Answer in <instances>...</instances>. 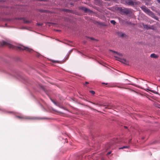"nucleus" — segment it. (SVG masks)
Wrapping results in <instances>:
<instances>
[{"mask_svg": "<svg viewBox=\"0 0 160 160\" xmlns=\"http://www.w3.org/2000/svg\"><path fill=\"white\" fill-rule=\"evenodd\" d=\"M110 22L113 25H115L116 23L115 21L113 20L110 21Z\"/></svg>", "mask_w": 160, "mask_h": 160, "instance_id": "4468645a", "label": "nucleus"}, {"mask_svg": "<svg viewBox=\"0 0 160 160\" xmlns=\"http://www.w3.org/2000/svg\"><path fill=\"white\" fill-rule=\"evenodd\" d=\"M142 10L148 15L156 20H158V18L156 16L154 13L151 11L149 9L144 6L141 7Z\"/></svg>", "mask_w": 160, "mask_h": 160, "instance_id": "f257e3e1", "label": "nucleus"}, {"mask_svg": "<svg viewBox=\"0 0 160 160\" xmlns=\"http://www.w3.org/2000/svg\"><path fill=\"white\" fill-rule=\"evenodd\" d=\"M118 36L123 38L126 36V34L125 33L121 32H118Z\"/></svg>", "mask_w": 160, "mask_h": 160, "instance_id": "6e6552de", "label": "nucleus"}, {"mask_svg": "<svg viewBox=\"0 0 160 160\" xmlns=\"http://www.w3.org/2000/svg\"><path fill=\"white\" fill-rule=\"evenodd\" d=\"M38 26H42V24L40 23H38Z\"/></svg>", "mask_w": 160, "mask_h": 160, "instance_id": "6ab92c4d", "label": "nucleus"}, {"mask_svg": "<svg viewBox=\"0 0 160 160\" xmlns=\"http://www.w3.org/2000/svg\"><path fill=\"white\" fill-rule=\"evenodd\" d=\"M123 12L126 14H128L129 12V11L127 9H123L122 11Z\"/></svg>", "mask_w": 160, "mask_h": 160, "instance_id": "1a4fd4ad", "label": "nucleus"}, {"mask_svg": "<svg viewBox=\"0 0 160 160\" xmlns=\"http://www.w3.org/2000/svg\"><path fill=\"white\" fill-rule=\"evenodd\" d=\"M89 83V82H85V84H88Z\"/></svg>", "mask_w": 160, "mask_h": 160, "instance_id": "5701e85b", "label": "nucleus"}, {"mask_svg": "<svg viewBox=\"0 0 160 160\" xmlns=\"http://www.w3.org/2000/svg\"><path fill=\"white\" fill-rule=\"evenodd\" d=\"M102 84H106V85H107L108 84L107 83H102Z\"/></svg>", "mask_w": 160, "mask_h": 160, "instance_id": "b1692460", "label": "nucleus"}, {"mask_svg": "<svg viewBox=\"0 0 160 160\" xmlns=\"http://www.w3.org/2000/svg\"><path fill=\"white\" fill-rule=\"evenodd\" d=\"M90 102L93 104H94V105H98L99 106H101V105L100 104H99L98 103H94V102Z\"/></svg>", "mask_w": 160, "mask_h": 160, "instance_id": "ddd939ff", "label": "nucleus"}, {"mask_svg": "<svg viewBox=\"0 0 160 160\" xmlns=\"http://www.w3.org/2000/svg\"><path fill=\"white\" fill-rule=\"evenodd\" d=\"M124 128H127V127L126 126H124Z\"/></svg>", "mask_w": 160, "mask_h": 160, "instance_id": "bb28decb", "label": "nucleus"}, {"mask_svg": "<svg viewBox=\"0 0 160 160\" xmlns=\"http://www.w3.org/2000/svg\"><path fill=\"white\" fill-rule=\"evenodd\" d=\"M158 2L160 3V0H157Z\"/></svg>", "mask_w": 160, "mask_h": 160, "instance_id": "4be33fe9", "label": "nucleus"}, {"mask_svg": "<svg viewBox=\"0 0 160 160\" xmlns=\"http://www.w3.org/2000/svg\"><path fill=\"white\" fill-rule=\"evenodd\" d=\"M111 51L114 52V53H116L119 56H122V55L121 53H118V52H116L115 51H113L112 50H111Z\"/></svg>", "mask_w": 160, "mask_h": 160, "instance_id": "f8f14e48", "label": "nucleus"}, {"mask_svg": "<svg viewBox=\"0 0 160 160\" xmlns=\"http://www.w3.org/2000/svg\"><path fill=\"white\" fill-rule=\"evenodd\" d=\"M143 26L144 28H146L147 29H151V28H150L148 25H143Z\"/></svg>", "mask_w": 160, "mask_h": 160, "instance_id": "9b49d317", "label": "nucleus"}, {"mask_svg": "<svg viewBox=\"0 0 160 160\" xmlns=\"http://www.w3.org/2000/svg\"><path fill=\"white\" fill-rule=\"evenodd\" d=\"M111 153V152H108V153H107V155H109Z\"/></svg>", "mask_w": 160, "mask_h": 160, "instance_id": "412c9836", "label": "nucleus"}, {"mask_svg": "<svg viewBox=\"0 0 160 160\" xmlns=\"http://www.w3.org/2000/svg\"><path fill=\"white\" fill-rule=\"evenodd\" d=\"M52 101V102H53L54 104H56V102H55L54 101Z\"/></svg>", "mask_w": 160, "mask_h": 160, "instance_id": "a878e982", "label": "nucleus"}, {"mask_svg": "<svg viewBox=\"0 0 160 160\" xmlns=\"http://www.w3.org/2000/svg\"><path fill=\"white\" fill-rule=\"evenodd\" d=\"M16 118L20 119L31 120L34 119L33 118L24 116H16Z\"/></svg>", "mask_w": 160, "mask_h": 160, "instance_id": "7ed1b4c3", "label": "nucleus"}, {"mask_svg": "<svg viewBox=\"0 0 160 160\" xmlns=\"http://www.w3.org/2000/svg\"><path fill=\"white\" fill-rule=\"evenodd\" d=\"M128 147L127 146H123V147H122L121 148H119V149H124V148H128Z\"/></svg>", "mask_w": 160, "mask_h": 160, "instance_id": "dca6fc26", "label": "nucleus"}, {"mask_svg": "<svg viewBox=\"0 0 160 160\" xmlns=\"http://www.w3.org/2000/svg\"><path fill=\"white\" fill-rule=\"evenodd\" d=\"M89 108L92 109H94L93 108H91V107H89Z\"/></svg>", "mask_w": 160, "mask_h": 160, "instance_id": "393cba45", "label": "nucleus"}, {"mask_svg": "<svg viewBox=\"0 0 160 160\" xmlns=\"http://www.w3.org/2000/svg\"><path fill=\"white\" fill-rule=\"evenodd\" d=\"M89 92L93 95L95 93V92L93 91H90Z\"/></svg>", "mask_w": 160, "mask_h": 160, "instance_id": "a211bd4d", "label": "nucleus"}, {"mask_svg": "<svg viewBox=\"0 0 160 160\" xmlns=\"http://www.w3.org/2000/svg\"><path fill=\"white\" fill-rule=\"evenodd\" d=\"M131 139H130V140H129V142H130V141H131Z\"/></svg>", "mask_w": 160, "mask_h": 160, "instance_id": "cd10ccee", "label": "nucleus"}, {"mask_svg": "<svg viewBox=\"0 0 160 160\" xmlns=\"http://www.w3.org/2000/svg\"><path fill=\"white\" fill-rule=\"evenodd\" d=\"M128 4L129 5L132 6L136 4V2L132 0H129L128 2Z\"/></svg>", "mask_w": 160, "mask_h": 160, "instance_id": "0eeeda50", "label": "nucleus"}, {"mask_svg": "<svg viewBox=\"0 0 160 160\" xmlns=\"http://www.w3.org/2000/svg\"><path fill=\"white\" fill-rule=\"evenodd\" d=\"M115 57L116 58H118L119 59V60H118L119 61H120V62H122V63L124 64H126V65L128 64V61H127L125 59L119 58L117 56H115Z\"/></svg>", "mask_w": 160, "mask_h": 160, "instance_id": "39448f33", "label": "nucleus"}, {"mask_svg": "<svg viewBox=\"0 0 160 160\" xmlns=\"http://www.w3.org/2000/svg\"><path fill=\"white\" fill-rule=\"evenodd\" d=\"M0 46H6L10 48H13V46L12 44L4 41H2L1 42Z\"/></svg>", "mask_w": 160, "mask_h": 160, "instance_id": "20e7f679", "label": "nucleus"}, {"mask_svg": "<svg viewBox=\"0 0 160 160\" xmlns=\"http://www.w3.org/2000/svg\"><path fill=\"white\" fill-rule=\"evenodd\" d=\"M17 48L20 50H25L29 52H31L32 51V49L29 48L28 47H25L22 45H20L18 46Z\"/></svg>", "mask_w": 160, "mask_h": 160, "instance_id": "f03ea898", "label": "nucleus"}, {"mask_svg": "<svg viewBox=\"0 0 160 160\" xmlns=\"http://www.w3.org/2000/svg\"><path fill=\"white\" fill-rule=\"evenodd\" d=\"M150 57L152 58H157L158 57V56L154 53L150 55Z\"/></svg>", "mask_w": 160, "mask_h": 160, "instance_id": "9d476101", "label": "nucleus"}, {"mask_svg": "<svg viewBox=\"0 0 160 160\" xmlns=\"http://www.w3.org/2000/svg\"><path fill=\"white\" fill-rule=\"evenodd\" d=\"M24 22H25L26 23H29L30 22V21H28L26 19H24Z\"/></svg>", "mask_w": 160, "mask_h": 160, "instance_id": "2eb2a0df", "label": "nucleus"}, {"mask_svg": "<svg viewBox=\"0 0 160 160\" xmlns=\"http://www.w3.org/2000/svg\"><path fill=\"white\" fill-rule=\"evenodd\" d=\"M91 40H95L93 38H89Z\"/></svg>", "mask_w": 160, "mask_h": 160, "instance_id": "aec40b11", "label": "nucleus"}, {"mask_svg": "<svg viewBox=\"0 0 160 160\" xmlns=\"http://www.w3.org/2000/svg\"><path fill=\"white\" fill-rule=\"evenodd\" d=\"M79 9L84 11L85 12H92L91 10L83 7H79Z\"/></svg>", "mask_w": 160, "mask_h": 160, "instance_id": "423d86ee", "label": "nucleus"}, {"mask_svg": "<svg viewBox=\"0 0 160 160\" xmlns=\"http://www.w3.org/2000/svg\"><path fill=\"white\" fill-rule=\"evenodd\" d=\"M150 88L149 87H148V88L146 89H147V90H148L149 91H151V92H154V91L153 90H152L150 89Z\"/></svg>", "mask_w": 160, "mask_h": 160, "instance_id": "f3484780", "label": "nucleus"}]
</instances>
